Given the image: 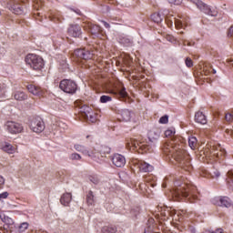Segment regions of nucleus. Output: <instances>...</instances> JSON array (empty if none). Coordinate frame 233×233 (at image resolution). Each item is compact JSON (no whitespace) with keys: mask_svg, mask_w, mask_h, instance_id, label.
I'll return each mask as SVG.
<instances>
[{"mask_svg":"<svg viewBox=\"0 0 233 233\" xmlns=\"http://www.w3.org/2000/svg\"><path fill=\"white\" fill-rule=\"evenodd\" d=\"M164 152L167 156H171L177 163H179L182 168H185V165L187 167L190 165L187 158V151L183 149V146L171 144L164 148Z\"/></svg>","mask_w":233,"mask_h":233,"instance_id":"f257e3e1","label":"nucleus"},{"mask_svg":"<svg viewBox=\"0 0 233 233\" xmlns=\"http://www.w3.org/2000/svg\"><path fill=\"white\" fill-rule=\"evenodd\" d=\"M220 207H226V208H229L232 207V201L228 197H221L220 199Z\"/></svg>","mask_w":233,"mask_h":233,"instance_id":"b1692460","label":"nucleus"},{"mask_svg":"<svg viewBox=\"0 0 233 233\" xmlns=\"http://www.w3.org/2000/svg\"><path fill=\"white\" fill-rule=\"evenodd\" d=\"M225 119H226L227 123H233V115H232V113H227L225 115Z\"/></svg>","mask_w":233,"mask_h":233,"instance_id":"e433bc0d","label":"nucleus"},{"mask_svg":"<svg viewBox=\"0 0 233 233\" xmlns=\"http://www.w3.org/2000/svg\"><path fill=\"white\" fill-rule=\"evenodd\" d=\"M112 163L115 167L121 168L127 164V159L122 155L116 154L112 157Z\"/></svg>","mask_w":233,"mask_h":233,"instance_id":"2eb2a0df","label":"nucleus"},{"mask_svg":"<svg viewBox=\"0 0 233 233\" xmlns=\"http://www.w3.org/2000/svg\"><path fill=\"white\" fill-rule=\"evenodd\" d=\"M162 187L165 188V187H167V185H165V184H162Z\"/></svg>","mask_w":233,"mask_h":233,"instance_id":"8fccbe9b","label":"nucleus"},{"mask_svg":"<svg viewBox=\"0 0 233 233\" xmlns=\"http://www.w3.org/2000/svg\"><path fill=\"white\" fill-rule=\"evenodd\" d=\"M6 130L10 134H21L23 130H25V127L22 124L15 121H7L5 124Z\"/></svg>","mask_w":233,"mask_h":233,"instance_id":"423d86ee","label":"nucleus"},{"mask_svg":"<svg viewBox=\"0 0 233 233\" xmlns=\"http://www.w3.org/2000/svg\"><path fill=\"white\" fill-rule=\"evenodd\" d=\"M89 180L94 185H99V178L97 177L91 176V177H89Z\"/></svg>","mask_w":233,"mask_h":233,"instance_id":"58836bf2","label":"nucleus"},{"mask_svg":"<svg viewBox=\"0 0 233 233\" xmlns=\"http://www.w3.org/2000/svg\"><path fill=\"white\" fill-rule=\"evenodd\" d=\"M117 232V228L116 226H104L102 228V233H116Z\"/></svg>","mask_w":233,"mask_h":233,"instance_id":"393cba45","label":"nucleus"},{"mask_svg":"<svg viewBox=\"0 0 233 233\" xmlns=\"http://www.w3.org/2000/svg\"><path fill=\"white\" fill-rule=\"evenodd\" d=\"M185 63L187 68H192V66H194V62H192V59L190 57H187Z\"/></svg>","mask_w":233,"mask_h":233,"instance_id":"c9c22d12","label":"nucleus"},{"mask_svg":"<svg viewBox=\"0 0 233 233\" xmlns=\"http://www.w3.org/2000/svg\"><path fill=\"white\" fill-rule=\"evenodd\" d=\"M195 121L199 125H207V122H208L207 116H205L203 112L198 111L195 114Z\"/></svg>","mask_w":233,"mask_h":233,"instance_id":"a211bd4d","label":"nucleus"},{"mask_svg":"<svg viewBox=\"0 0 233 233\" xmlns=\"http://www.w3.org/2000/svg\"><path fill=\"white\" fill-rule=\"evenodd\" d=\"M151 19L154 23H161V21H163V16H161V14L159 13H155L151 15Z\"/></svg>","mask_w":233,"mask_h":233,"instance_id":"cd10ccee","label":"nucleus"},{"mask_svg":"<svg viewBox=\"0 0 233 233\" xmlns=\"http://www.w3.org/2000/svg\"><path fill=\"white\" fill-rule=\"evenodd\" d=\"M28 227H30V224H28L27 222H24L22 224H20L18 227L15 226V231L16 232H25V230H26L28 228Z\"/></svg>","mask_w":233,"mask_h":233,"instance_id":"bb28decb","label":"nucleus"},{"mask_svg":"<svg viewBox=\"0 0 233 233\" xmlns=\"http://www.w3.org/2000/svg\"><path fill=\"white\" fill-rule=\"evenodd\" d=\"M102 23H103L105 28H110V24H108V23L106 22V21H102Z\"/></svg>","mask_w":233,"mask_h":233,"instance_id":"49530a36","label":"nucleus"},{"mask_svg":"<svg viewBox=\"0 0 233 233\" xmlns=\"http://www.w3.org/2000/svg\"><path fill=\"white\" fill-rule=\"evenodd\" d=\"M6 94V85L0 84V97H3Z\"/></svg>","mask_w":233,"mask_h":233,"instance_id":"72a5a7b5","label":"nucleus"},{"mask_svg":"<svg viewBox=\"0 0 233 233\" xmlns=\"http://www.w3.org/2000/svg\"><path fill=\"white\" fill-rule=\"evenodd\" d=\"M171 5H181V0H167Z\"/></svg>","mask_w":233,"mask_h":233,"instance_id":"79ce46f5","label":"nucleus"},{"mask_svg":"<svg viewBox=\"0 0 233 233\" xmlns=\"http://www.w3.org/2000/svg\"><path fill=\"white\" fill-rule=\"evenodd\" d=\"M27 90L30 92V94H33V96H43L44 92L41 87L34 86V85H28L27 86Z\"/></svg>","mask_w":233,"mask_h":233,"instance_id":"f3484780","label":"nucleus"},{"mask_svg":"<svg viewBox=\"0 0 233 233\" xmlns=\"http://www.w3.org/2000/svg\"><path fill=\"white\" fill-rule=\"evenodd\" d=\"M30 128L36 134H41L45 130V122L41 117L33 118L30 123Z\"/></svg>","mask_w":233,"mask_h":233,"instance_id":"0eeeda50","label":"nucleus"},{"mask_svg":"<svg viewBox=\"0 0 233 233\" xmlns=\"http://www.w3.org/2000/svg\"><path fill=\"white\" fill-rule=\"evenodd\" d=\"M9 194L8 192H4L0 194V199H6V198H8Z\"/></svg>","mask_w":233,"mask_h":233,"instance_id":"37998d69","label":"nucleus"},{"mask_svg":"<svg viewBox=\"0 0 233 233\" xmlns=\"http://www.w3.org/2000/svg\"><path fill=\"white\" fill-rule=\"evenodd\" d=\"M87 26L89 28V32H91L92 35H99L103 32V29H101V26L94 24H87Z\"/></svg>","mask_w":233,"mask_h":233,"instance_id":"6ab92c4d","label":"nucleus"},{"mask_svg":"<svg viewBox=\"0 0 233 233\" xmlns=\"http://www.w3.org/2000/svg\"><path fill=\"white\" fill-rule=\"evenodd\" d=\"M14 98L16 101H25V100L28 99V96H26V94H25V92H23V91H16L14 94Z\"/></svg>","mask_w":233,"mask_h":233,"instance_id":"5701e85b","label":"nucleus"},{"mask_svg":"<svg viewBox=\"0 0 233 233\" xmlns=\"http://www.w3.org/2000/svg\"><path fill=\"white\" fill-rule=\"evenodd\" d=\"M193 3L194 5H196L198 10L204 12V14H207V15H211L212 17L218 15V13L216 11H212V9H210V7L207 5V4L203 3V1L196 0Z\"/></svg>","mask_w":233,"mask_h":233,"instance_id":"6e6552de","label":"nucleus"},{"mask_svg":"<svg viewBox=\"0 0 233 233\" xmlns=\"http://www.w3.org/2000/svg\"><path fill=\"white\" fill-rule=\"evenodd\" d=\"M36 15H37L38 16H40V15H41V13H36Z\"/></svg>","mask_w":233,"mask_h":233,"instance_id":"603ef678","label":"nucleus"},{"mask_svg":"<svg viewBox=\"0 0 233 233\" xmlns=\"http://www.w3.org/2000/svg\"><path fill=\"white\" fill-rule=\"evenodd\" d=\"M208 233H223V229L222 228H218L215 231H208Z\"/></svg>","mask_w":233,"mask_h":233,"instance_id":"a18cd8bd","label":"nucleus"},{"mask_svg":"<svg viewBox=\"0 0 233 233\" xmlns=\"http://www.w3.org/2000/svg\"><path fill=\"white\" fill-rule=\"evenodd\" d=\"M0 218L2 219L3 223H5L3 228L7 232H14L15 231V222L10 217H6L5 215H0Z\"/></svg>","mask_w":233,"mask_h":233,"instance_id":"1a4fd4ad","label":"nucleus"},{"mask_svg":"<svg viewBox=\"0 0 233 233\" xmlns=\"http://www.w3.org/2000/svg\"><path fill=\"white\" fill-rule=\"evenodd\" d=\"M74 148H75V150H76V152H81V154H83V156H87L88 157H95V156H96V150L89 149L88 147H86L83 145L76 144L74 146Z\"/></svg>","mask_w":233,"mask_h":233,"instance_id":"9b49d317","label":"nucleus"},{"mask_svg":"<svg viewBox=\"0 0 233 233\" xmlns=\"http://www.w3.org/2000/svg\"><path fill=\"white\" fill-rule=\"evenodd\" d=\"M1 149L4 152H6V154H15V147L14 146H12L10 143L5 142L2 146H1Z\"/></svg>","mask_w":233,"mask_h":233,"instance_id":"412c9836","label":"nucleus"},{"mask_svg":"<svg viewBox=\"0 0 233 233\" xmlns=\"http://www.w3.org/2000/svg\"><path fill=\"white\" fill-rule=\"evenodd\" d=\"M76 14H78V15L81 14V11L78 10V11L76 12Z\"/></svg>","mask_w":233,"mask_h":233,"instance_id":"3c124183","label":"nucleus"},{"mask_svg":"<svg viewBox=\"0 0 233 233\" xmlns=\"http://www.w3.org/2000/svg\"><path fill=\"white\" fill-rule=\"evenodd\" d=\"M210 154L217 157L218 159L219 157H223L225 156L226 152L225 149L221 148V146H212L210 147Z\"/></svg>","mask_w":233,"mask_h":233,"instance_id":"dca6fc26","label":"nucleus"},{"mask_svg":"<svg viewBox=\"0 0 233 233\" xmlns=\"http://www.w3.org/2000/svg\"><path fill=\"white\" fill-rule=\"evenodd\" d=\"M122 43L124 45H126L127 46H128L129 45H132V40L131 39H128V38H123L122 39Z\"/></svg>","mask_w":233,"mask_h":233,"instance_id":"ea45409f","label":"nucleus"},{"mask_svg":"<svg viewBox=\"0 0 233 233\" xmlns=\"http://www.w3.org/2000/svg\"><path fill=\"white\" fill-rule=\"evenodd\" d=\"M161 133L159 132V130H152L148 133L149 141L147 142V144L133 139L130 143L131 147L133 148V150H142V152H147V150L150 151V148H152V147H156L157 139H159Z\"/></svg>","mask_w":233,"mask_h":233,"instance_id":"f03ea898","label":"nucleus"},{"mask_svg":"<svg viewBox=\"0 0 233 233\" xmlns=\"http://www.w3.org/2000/svg\"><path fill=\"white\" fill-rule=\"evenodd\" d=\"M67 34L70 37H81L83 31L81 30V25L77 24H71L67 28Z\"/></svg>","mask_w":233,"mask_h":233,"instance_id":"9d476101","label":"nucleus"},{"mask_svg":"<svg viewBox=\"0 0 233 233\" xmlns=\"http://www.w3.org/2000/svg\"><path fill=\"white\" fill-rule=\"evenodd\" d=\"M211 176H212V177H219L220 173H219L218 170L215 169V170H213V171L211 172Z\"/></svg>","mask_w":233,"mask_h":233,"instance_id":"a19ab883","label":"nucleus"},{"mask_svg":"<svg viewBox=\"0 0 233 233\" xmlns=\"http://www.w3.org/2000/svg\"><path fill=\"white\" fill-rule=\"evenodd\" d=\"M159 123L161 125H167V123H168V116L166 115V116H161L159 119Z\"/></svg>","mask_w":233,"mask_h":233,"instance_id":"4c0bfd02","label":"nucleus"},{"mask_svg":"<svg viewBox=\"0 0 233 233\" xmlns=\"http://www.w3.org/2000/svg\"><path fill=\"white\" fill-rule=\"evenodd\" d=\"M74 55L76 57H79L80 59H85V60L92 59V57H94V53L86 49H76L75 50Z\"/></svg>","mask_w":233,"mask_h":233,"instance_id":"4468645a","label":"nucleus"},{"mask_svg":"<svg viewBox=\"0 0 233 233\" xmlns=\"http://www.w3.org/2000/svg\"><path fill=\"white\" fill-rule=\"evenodd\" d=\"M213 74H216V70L213 69Z\"/></svg>","mask_w":233,"mask_h":233,"instance_id":"5fc2aeb1","label":"nucleus"},{"mask_svg":"<svg viewBox=\"0 0 233 233\" xmlns=\"http://www.w3.org/2000/svg\"><path fill=\"white\" fill-rule=\"evenodd\" d=\"M175 26L177 30L183 28V22L177 18H174Z\"/></svg>","mask_w":233,"mask_h":233,"instance_id":"c756f323","label":"nucleus"},{"mask_svg":"<svg viewBox=\"0 0 233 233\" xmlns=\"http://www.w3.org/2000/svg\"><path fill=\"white\" fill-rule=\"evenodd\" d=\"M120 121H126L128 122L130 119H132V112H130L128 109H124L120 112Z\"/></svg>","mask_w":233,"mask_h":233,"instance_id":"4be33fe9","label":"nucleus"},{"mask_svg":"<svg viewBox=\"0 0 233 233\" xmlns=\"http://www.w3.org/2000/svg\"><path fill=\"white\" fill-rule=\"evenodd\" d=\"M80 112H82L83 116H85L88 121H91V123H96V114H94V111L88 106H82Z\"/></svg>","mask_w":233,"mask_h":233,"instance_id":"ddd939ff","label":"nucleus"},{"mask_svg":"<svg viewBox=\"0 0 233 233\" xmlns=\"http://www.w3.org/2000/svg\"><path fill=\"white\" fill-rule=\"evenodd\" d=\"M176 134V129H167L165 131L166 137H173Z\"/></svg>","mask_w":233,"mask_h":233,"instance_id":"2f4dec72","label":"nucleus"},{"mask_svg":"<svg viewBox=\"0 0 233 233\" xmlns=\"http://www.w3.org/2000/svg\"><path fill=\"white\" fill-rule=\"evenodd\" d=\"M25 63L30 66V68L36 71L43 70V67L45 66L43 57L35 54L27 55L25 57Z\"/></svg>","mask_w":233,"mask_h":233,"instance_id":"20e7f679","label":"nucleus"},{"mask_svg":"<svg viewBox=\"0 0 233 233\" xmlns=\"http://www.w3.org/2000/svg\"><path fill=\"white\" fill-rule=\"evenodd\" d=\"M110 101H112V96H110L104 95L100 97V103H108Z\"/></svg>","mask_w":233,"mask_h":233,"instance_id":"7c9ffc66","label":"nucleus"},{"mask_svg":"<svg viewBox=\"0 0 233 233\" xmlns=\"http://www.w3.org/2000/svg\"><path fill=\"white\" fill-rule=\"evenodd\" d=\"M133 163L139 168L140 172H152V170H154V166L143 160H135Z\"/></svg>","mask_w":233,"mask_h":233,"instance_id":"f8f14e48","label":"nucleus"},{"mask_svg":"<svg viewBox=\"0 0 233 233\" xmlns=\"http://www.w3.org/2000/svg\"><path fill=\"white\" fill-rule=\"evenodd\" d=\"M226 132H227V134H228L229 136H231L233 137V130L232 129H227Z\"/></svg>","mask_w":233,"mask_h":233,"instance_id":"de8ad7c7","label":"nucleus"},{"mask_svg":"<svg viewBox=\"0 0 233 233\" xmlns=\"http://www.w3.org/2000/svg\"><path fill=\"white\" fill-rule=\"evenodd\" d=\"M59 88L66 94H76L77 92V84L70 79H64L60 82Z\"/></svg>","mask_w":233,"mask_h":233,"instance_id":"39448f33","label":"nucleus"},{"mask_svg":"<svg viewBox=\"0 0 233 233\" xmlns=\"http://www.w3.org/2000/svg\"><path fill=\"white\" fill-rule=\"evenodd\" d=\"M87 205H94V192L89 191L86 197Z\"/></svg>","mask_w":233,"mask_h":233,"instance_id":"c85d7f7f","label":"nucleus"},{"mask_svg":"<svg viewBox=\"0 0 233 233\" xmlns=\"http://www.w3.org/2000/svg\"><path fill=\"white\" fill-rule=\"evenodd\" d=\"M188 146L190 147L191 150H196V148H198V138L195 137H190L188 138Z\"/></svg>","mask_w":233,"mask_h":233,"instance_id":"a878e982","label":"nucleus"},{"mask_svg":"<svg viewBox=\"0 0 233 233\" xmlns=\"http://www.w3.org/2000/svg\"><path fill=\"white\" fill-rule=\"evenodd\" d=\"M89 137H90V136H89V135H87V136H86V139H88Z\"/></svg>","mask_w":233,"mask_h":233,"instance_id":"864d4df0","label":"nucleus"},{"mask_svg":"<svg viewBox=\"0 0 233 233\" xmlns=\"http://www.w3.org/2000/svg\"><path fill=\"white\" fill-rule=\"evenodd\" d=\"M196 186L192 185L190 182H185L176 191L177 198H187L190 203H195L198 201V195H196Z\"/></svg>","mask_w":233,"mask_h":233,"instance_id":"7ed1b4c3","label":"nucleus"},{"mask_svg":"<svg viewBox=\"0 0 233 233\" xmlns=\"http://www.w3.org/2000/svg\"><path fill=\"white\" fill-rule=\"evenodd\" d=\"M228 35V37H233V25L229 27Z\"/></svg>","mask_w":233,"mask_h":233,"instance_id":"c03bdc74","label":"nucleus"},{"mask_svg":"<svg viewBox=\"0 0 233 233\" xmlns=\"http://www.w3.org/2000/svg\"><path fill=\"white\" fill-rule=\"evenodd\" d=\"M70 201H72V194L71 193H65L60 198V203L64 207H68V205H70Z\"/></svg>","mask_w":233,"mask_h":233,"instance_id":"aec40b11","label":"nucleus"},{"mask_svg":"<svg viewBox=\"0 0 233 233\" xmlns=\"http://www.w3.org/2000/svg\"><path fill=\"white\" fill-rule=\"evenodd\" d=\"M180 34H183V31H181Z\"/></svg>","mask_w":233,"mask_h":233,"instance_id":"6e6d98bb","label":"nucleus"},{"mask_svg":"<svg viewBox=\"0 0 233 233\" xmlns=\"http://www.w3.org/2000/svg\"><path fill=\"white\" fill-rule=\"evenodd\" d=\"M119 96L122 97L123 99H125V97H128V93H127V89L125 87H123L119 91Z\"/></svg>","mask_w":233,"mask_h":233,"instance_id":"f704fd0d","label":"nucleus"},{"mask_svg":"<svg viewBox=\"0 0 233 233\" xmlns=\"http://www.w3.org/2000/svg\"><path fill=\"white\" fill-rule=\"evenodd\" d=\"M5 184V177H3V176L0 175V185H4Z\"/></svg>","mask_w":233,"mask_h":233,"instance_id":"09e8293b","label":"nucleus"},{"mask_svg":"<svg viewBox=\"0 0 233 233\" xmlns=\"http://www.w3.org/2000/svg\"><path fill=\"white\" fill-rule=\"evenodd\" d=\"M70 159H71L72 161H79V160L82 159V157H81V155H79V154H77V153H73V154H71V156H70Z\"/></svg>","mask_w":233,"mask_h":233,"instance_id":"473e14b6","label":"nucleus"}]
</instances>
